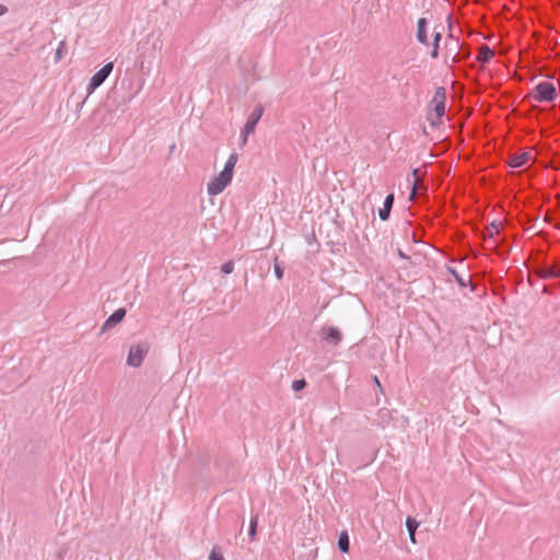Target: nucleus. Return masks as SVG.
Returning <instances> with one entry per match:
<instances>
[{
    "label": "nucleus",
    "mask_w": 560,
    "mask_h": 560,
    "mask_svg": "<svg viewBox=\"0 0 560 560\" xmlns=\"http://www.w3.org/2000/svg\"><path fill=\"white\" fill-rule=\"evenodd\" d=\"M445 100L446 91L444 88H438L432 98L433 113L430 114L429 119L432 126H436L441 122L442 117L445 114Z\"/></svg>",
    "instance_id": "nucleus-1"
},
{
    "label": "nucleus",
    "mask_w": 560,
    "mask_h": 560,
    "mask_svg": "<svg viewBox=\"0 0 560 560\" xmlns=\"http://www.w3.org/2000/svg\"><path fill=\"white\" fill-rule=\"evenodd\" d=\"M530 97L536 102H552L557 97V90L553 83L544 81L535 86Z\"/></svg>",
    "instance_id": "nucleus-2"
},
{
    "label": "nucleus",
    "mask_w": 560,
    "mask_h": 560,
    "mask_svg": "<svg viewBox=\"0 0 560 560\" xmlns=\"http://www.w3.org/2000/svg\"><path fill=\"white\" fill-rule=\"evenodd\" d=\"M262 114H264V107H262V105L259 104L254 108V110L248 116V118L244 125V128L242 130V133H241L243 144H245L247 142L248 136L255 131V128H256L258 121L260 120Z\"/></svg>",
    "instance_id": "nucleus-3"
},
{
    "label": "nucleus",
    "mask_w": 560,
    "mask_h": 560,
    "mask_svg": "<svg viewBox=\"0 0 560 560\" xmlns=\"http://www.w3.org/2000/svg\"><path fill=\"white\" fill-rule=\"evenodd\" d=\"M148 351L149 346L145 342L132 346L129 350L127 364L133 368L140 366Z\"/></svg>",
    "instance_id": "nucleus-4"
},
{
    "label": "nucleus",
    "mask_w": 560,
    "mask_h": 560,
    "mask_svg": "<svg viewBox=\"0 0 560 560\" xmlns=\"http://www.w3.org/2000/svg\"><path fill=\"white\" fill-rule=\"evenodd\" d=\"M114 68L113 62L106 63L102 69H100L92 78L88 85L89 94L94 92L103 82L108 78Z\"/></svg>",
    "instance_id": "nucleus-5"
},
{
    "label": "nucleus",
    "mask_w": 560,
    "mask_h": 560,
    "mask_svg": "<svg viewBox=\"0 0 560 560\" xmlns=\"http://www.w3.org/2000/svg\"><path fill=\"white\" fill-rule=\"evenodd\" d=\"M499 233L500 229L495 222H492L489 226L486 228L483 233V242L486 248L499 252V243L497 241V235H499Z\"/></svg>",
    "instance_id": "nucleus-6"
},
{
    "label": "nucleus",
    "mask_w": 560,
    "mask_h": 560,
    "mask_svg": "<svg viewBox=\"0 0 560 560\" xmlns=\"http://www.w3.org/2000/svg\"><path fill=\"white\" fill-rule=\"evenodd\" d=\"M232 178L226 176L224 173H220L208 184V194L210 196H217L221 194L225 187L231 183Z\"/></svg>",
    "instance_id": "nucleus-7"
},
{
    "label": "nucleus",
    "mask_w": 560,
    "mask_h": 560,
    "mask_svg": "<svg viewBox=\"0 0 560 560\" xmlns=\"http://www.w3.org/2000/svg\"><path fill=\"white\" fill-rule=\"evenodd\" d=\"M320 337L323 340L334 346H338L342 340L341 331L332 326L323 327L320 330Z\"/></svg>",
    "instance_id": "nucleus-8"
},
{
    "label": "nucleus",
    "mask_w": 560,
    "mask_h": 560,
    "mask_svg": "<svg viewBox=\"0 0 560 560\" xmlns=\"http://www.w3.org/2000/svg\"><path fill=\"white\" fill-rule=\"evenodd\" d=\"M126 316V310L125 308H118L116 310L103 324L101 328V332H105L108 329H112L115 327L118 323H120L124 317Z\"/></svg>",
    "instance_id": "nucleus-9"
},
{
    "label": "nucleus",
    "mask_w": 560,
    "mask_h": 560,
    "mask_svg": "<svg viewBox=\"0 0 560 560\" xmlns=\"http://www.w3.org/2000/svg\"><path fill=\"white\" fill-rule=\"evenodd\" d=\"M417 40L428 46L429 45V38H428V20L425 18H420L417 22V33H416Z\"/></svg>",
    "instance_id": "nucleus-10"
},
{
    "label": "nucleus",
    "mask_w": 560,
    "mask_h": 560,
    "mask_svg": "<svg viewBox=\"0 0 560 560\" xmlns=\"http://www.w3.org/2000/svg\"><path fill=\"white\" fill-rule=\"evenodd\" d=\"M394 194H389L385 200H384V205H383V208H381L378 210V215H380V219L383 220V221H386L388 220L389 215H390V210L393 208V205H394Z\"/></svg>",
    "instance_id": "nucleus-11"
},
{
    "label": "nucleus",
    "mask_w": 560,
    "mask_h": 560,
    "mask_svg": "<svg viewBox=\"0 0 560 560\" xmlns=\"http://www.w3.org/2000/svg\"><path fill=\"white\" fill-rule=\"evenodd\" d=\"M530 159L532 155L528 152L516 154L510 159L509 165L514 168L522 167L526 165Z\"/></svg>",
    "instance_id": "nucleus-12"
},
{
    "label": "nucleus",
    "mask_w": 560,
    "mask_h": 560,
    "mask_svg": "<svg viewBox=\"0 0 560 560\" xmlns=\"http://www.w3.org/2000/svg\"><path fill=\"white\" fill-rule=\"evenodd\" d=\"M450 39H451V42H446V44H445V49L448 55H453V61L457 62L458 56L460 54L459 44H458V40L453 38L452 35H450Z\"/></svg>",
    "instance_id": "nucleus-13"
},
{
    "label": "nucleus",
    "mask_w": 560,
    "mask_h": 560,
    "mask_svg": "<svg viewBox=\"0 0 560 560\" xmlns=\"http://www.w3.org/2000/svg\"><path fill=\"white\" fill-rule=\"evenodd\" d=\"M494 57V51L488 46L482 45L479 48L477 60L480 63H487Z\"/></svg>",
    "instance_id": "nucleus-14"
},
{
    "label": "nucleus",
    "mask_w": 560,
    "mask_h": 560,
    "mask_svg": "<svg viewBox=\"0 0 560 560\" xmlns=\"http://www.w3.org/2000/svg\"><path fill=\"white\" fill-rule=\"evenodd\" d=\"M237 160H238L237 153H235V152L232 153L229 156L222 173H224L226 176L232 178L233 177V171H234L235 164L237 163Z\"/></svg>",
    "instance_id": "nucleus-15"
},
{
    "label": "nucleus",
    "mask_w": 560,
    "mask_h": 560,
    "mask_svg": "<svg viewBox=\"0 0 560 560\" xmlns=\"http://www.w3.org/2000/svg\"><path fill=\"white\" fill-rule=\"evenodd\" d=\"M237 160H238L237 153H235V152L232 153L229 156L222 173H224L226 176L232 178L233 177V171H234L235 164L237 163Z\"/></svg>",
    "instance_id": "nucleus-16"
},
{
    "label": "nucleus",
    "mask_w": 560,
    "mask_h": 560,
    "mask_svg": "<svg viewBox=\"0 0 560 560\" xmlns=\"http://www.w3.org/2000/svg\"><path fill=\"white\" fill-rule=\"evenodd\" d=\"M406 527L408 529L411 542L417 544L416 530L419 527V522L416 518L408 516L406 521Z\"/></svg>",
    "instance_id": "nucleus-17"
},
{
    "label": "nucleus",
    "mask_w": 560,
    "mask_h": 560,
    "mask_svg": "<svg viewBox=\"0 0 560 560\" xmlns=\"http://www.w3.org/2000/svg\"><path fill=\"white\" fill-rule=\"evenodd\" d=\"M441 39H442V33L441 32H434V34H433V43H432V50H431V54H430L433 59H436L439 57Z\"/></svg>",
    "instance_id": "nucleus-18"
},
{
    "label": "nucleus",
    "mask_w": 560,
    "mask_h": 560,
    "mask_svg": "<svg viewBox=\"0 0 560 560\" xmlns=\"http://www.w3.org/2000/svg\"><path fill=\"white\" fill-rule=\"evenodd\" d=\"M338 547L342 552H349L350 541L347 532H342L338 539Z\"/></svg>",
    "instance_id": "nucleus-19"
},
{
    "label": "nucleus",
    "mask_w": 560,
    "mask_h": 560,
    "mask_svg": "<svg viewBox=\"0 0 560 560\" xmlns=\"http://www.w3.org/2000/svg\"><path fill=\"white\" fill-rule=\"evenodd\" d=\"M257 524H258V516H252L250 523H249V529H248V536L252 541L256 539V530H257Z\"/></svg>",
    "instance_id": "nucleus-20"
},
{
    "label": "nucleus",
    "mask_w": 560,
    "mask_h": 560,
    "mask_svg": "<svg viewBox=\"0 0 560 560\" xmlns=\"http://www.w3.org/2000/svg\"><path fill=\"white\" fill-rule=\"evenodd\" d=\"M389 416V410L381 409L377 413L380 424L385 425L388 422Z\"/></svg>",
    "instance_id": "nucleus-21"
},
{
    "label": "nucleus",
    "mask_w": 560,
    "mask_h": 560,
    "mask_svg": "<svg viewBox=\"0 0 560 560\" xmlns=\"http://www.w3.org/2000/svg\"><path fill=\"white\" fill-rule=\"evenodd\" d=\"M209 560H224V557L221 552L220 547L215 546L212 548L210 556H209Z\"/></svg>",
    "instance_id": "nucleus-22"
},
{
    "label": "nucleus",
    "mask_w": 560,
    "mask_h": 560,
    "mask_svg": "<svg viewBox=\"0 0 560 560\" xmlns=\"http://www.w3.org/2000/svg\"><path fill=\"white\" fill-rule=\"evenodd\" d=\"M448 271H450V273L454 277V279L456 280V282H457L462 288H465V287H466V281H465V279H464L462 276H459V275H458V272H457L455 269H453V268L448 267Z\"/></svg>",
    "instance_id": "nucleus-23"
},
{
    "label": "nucleus",
    "mask_w": 560,
    "mask_h": 560,
    "mask_svg": "<svg viewBox=\"0 0 560 560\" xmlns=\"http://www.w3.org/2000/svg\"><path fill=\"white\" fill-rule=\"evenodd\" d=\"M221 270L225 275L232 273L234 270V262L232 260L224 262L221 267Z\"/></svg>",
    "instance_id": "nucleus-24"
},
{
    "label": "nucleus",
    "mask_w": 560,
    "mask_h": 560,
    "mask_svg": "<svg viewBox=\"0 0 560 560\" xmlns=\"http://www.w3.org/2000/svg\"><path fill=\"white\" fill-rule=\"evenodd\" d=\"M305 386H306V381L303 380V378L295 380L292 383V389L295 390V392H299V390L303 389Z\"/></svg>",
    "instance_id": "nucleus-25"
},
{
    "label": "nucleus",
    "mask_w": 560,
    "mask_h": 560,
    "mask_svg": "<svg viewBox=\"0 0 560 560\" xmlns=\"http://www.w3.org/2000/svg\"><path fill=\"white\" fill-rule=\"evenodd\" d=\"M460 54L458 56V61L460 59H467L470 56V49L469 47H464L463 45L459 46Z\"/></svg>",
    "instance_id": "nucleus-26"
},
{
    "label": "nucleus",
    "mask_w": 560,
    "mask_h": 560,
    "mask_svg": "<svg viewBox=\"0 0 560 560\" xmlns=\"http://www.w3.org/2000/svg\"><path fill=\"white\" fill-rule=\"evenodd\" d=\"M283 269L279 265L275 266V273L279 280L283 278Z\"/></svg>",
    "instance_id": "nucleus-27"
},
{
    "label": "nucleus",
    "mask_w": 560,
    "mask_h": 560,
    "mask_svg": "<svg viewBox=\"0 0 560 560\" xmlns=\"http://www.w3.org/2000/svg\"><path fill=\"white\" fill-rule=\"evenodd\" d=\"M418 184L415 182L413 183V186H412V190H411V194H410V198L411 199H416L417 195H418Z\"/></svg>",
    "instance_id": "nucleus-28"
},
{
    "label": "nucleus",
    "mask_w": 560,
    "mask_h": 560,
    "mask_svg": "<svg viewBox=\"0 0 560 560\" xmlns=\"http://www.w3.org/2000/svg\"><path fill=\"white\" fill-rule=\"evenodd\" d=\"M8 12V8L3 4H0V16Z\"/></svg>",
    "instance_id": "nucleus-29"
},
{
    "label": "nucleus",
    "mask_w": 560,
    "mask_h": 560,
    "mask_svg": "<svg viewBox=\"0 0 560 560\" xmlns=\"http://www.w3.org/2000/svg\"><path fill=\"white\" fill-rule=\"evenodd\" d=\"M373 381H374V383H375L378 387H381V382H380V380L377 378V376H374V377H373Z\"/></svg>",
    "instance_id": "nucleus-30"
},
{
    "label": "nucleus",
    "mask_w": 560,
    "mask_h": 560,
    "mask_svg": "<svg viewBox=\"0 0 560 560\" xmlns=\"http://www.w3.org/2000/svg\"><path fill=\"white\" fill-rule=\"evenodd\" d=\"M399 256L405 257V255H404V253H401V250H399Z\"/></svg>",
    "instance_id": "nucleus-31"
}]
</instances>
